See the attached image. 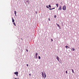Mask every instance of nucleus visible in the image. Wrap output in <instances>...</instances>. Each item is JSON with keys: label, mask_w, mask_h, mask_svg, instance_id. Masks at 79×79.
<instances>
[{"label": "nucleus", "mask_w": 79, "mask_h": 79, "mask_svg": "<svg viewBox=\"0 0 79 79\" xmlns=\"http://www.w3.org/2000/svg\"><path fill=\"white\" fill-rule=\"evenodd\" d=\"M42 76H43V77H44V79H45L46 77V73H45V72H44V73H42Z\"/></svg>", "instance_id": "f257e3e1"}, {"label": "nucleus", "mask_w": 79, "mask_h": 79, "mask_svg": "<svg viewBox=\"0 0 79 79\" xmlns=\"http://www.w3.org/2000/svg\"><path fill=\"white\" fill-rule=\"evenodd\" d=\"M62 9L63 10H66V5H64Z\"/></svg>", "instance_id": "f03ea898"}, {"label": "nucleus", "mask_w": 79, "mask_h": 79, "mask_svg": "<svg viewBox=\"0 0 79 79\" xmlns=\"http://www.w3.org/2000/svg\"><path fill=\"white\" fill-rule=\"evenodd\" d=\"M62 10V8L61 7V6H60L58 8V10Z\"/></svg>", "instance_id": "7ed1b4c3"}, {"label": "nucleus", "mask_w": 79, "mask_h": 79, "mask_svg": "<svg viewBox=\"0 0 79 79\" xmlns=\"http://www.w3.org/2000/svg\"><path fill=\"white\" fill-rule=\"evenodd\" d=\"M56 59L59 61H60V60H59V59H60V58H59V57L58 56H57V58H56Z\"/></svg>", "instance_id": "20e7f679"}, {"label": "nucleus", "mask_w": 79, "mask_h": 79, "mask_svg": "<svg viewBox=\"0 0 79 79\" xmlns=\"http://www.w3.org/2000/svg\"><path fill=\"white\" fill-rule=\"evenodd\" d=\"M14 74H15L16 75H17V74H18V72H15Z\"/></svg>", "instance_id": "39448f33"}, {"label": "nucleus", "mask_w": 79, "mask_h": 79, "mask_svg": "<svg viewBox=\"0 0 79 79\" xmlns=\"http://www.w3.org/2000/svg\"><path fill=\"white\" fill-rule=\"evenodd\" d=\"M71 50H72V51H74L75 50V49H74V48H72L71 49Z\"/></svg>", "instance_id": "423d86ee"}, {"label": "nucleus", "mask_w": 79, "mask_h": 79, "mask_svg": "<svg viewBox=\"0 0 79 79\" xmlns=\"http://www.w3.org/2000/svg\"><path fill=\"white\" fill-rule=\"evenodd\" d=\"M14 13H15V16H16V13H17L16 11H15L14 12Z\"/></svg>", "instance_id": "0eeeda50"}, {"label": "nucleus", "mask_w": 79, "mask_h": 79, "mask_svg": "<svg viewBox=\"0 0 79 79\" xmlns=\"http://www.w3.org/2000/svg\"><path fill=\"white\" fill-rule=\"evenodd\" d=\"M35 55H36V58H37V52L36 53V54H35Z\"/></svg>", "instance_id": "6e6552de"}, {"label": "nucleus", "mask_w": 79, "mask_h": 79, "mask_svg": "<svg viewBox=\"0 0 79 79\" xmlns=\"http://www.w3.org/2000/svg\"><path fill=\"white\" fill-rule=\"evenodd\" d=\"M56 25H57L58 27H59V28H60V25H59L57 23H56Z\"/></svg>", "instance_id": "1a4fd4ad"}, {"label": "nucleus", "mask_w": 79, "mask_h": 79, "mask_svg": "<svg viewBox=\"0 0 79 79\" xmlns=\"http://www.w3.org/2000/svg\"><path fill=\"white\" fill-rule=\"evenodd\" d=\"M56 6H57V7H58V4H56Z\"/></svg>", "instance_id": "9d476101"}, {"label": "nucleus", "mask_w": 79, "mask_h": 79, "mask_svg": "<svg viewBox=\"0 0 79 79\" xmlns=\"http://www.w3.org/2000/svg\"><path fill=\"white\" fill-rule=\"evenodd\" d=\"M13 24H14V25H15V26H16V23H14Z\"/></svg>", "instance_id": "9b49d317"}, {"label": "nucleus", "mask_w": 79, "mask_h": 79, "mask_svg": "<svg viewBox=\"0 0 79 79\" xmlns=\"http://www.w3.org/2000/svg\"><path fill=\"white\" fill-rule=\"evenodd\" d=\"M12 22H13V23H14V22H15V20L14 19H13L12 20Z\"/></svg>", "instance_id": "f8f14e48"}, {"label": "nucleus", "mask_w": 79, "mask_h": 79, "mask_svg": "<svg viewBox=\"0 0 79 79\" xmlns=\"http://www.w3.org/2000/svg\"><path fill=\"white\" fill-rule=\"evenodd\" d=\"M48 6L49 8H51V6L50 5H49Z\"/></svg>", "instance_id": "ddd939ff"}, {"label": "nucleus", "mask_w": 79, "mask_h": 79, "mask_svg": "<svg viewBox=\"0 0 79 79\" xmlns=\"http://www.w3.org/2000/svg\"><path fill=\"white\" fill-rule=\"evenodd\" d=\"M73 73H74V70L73 69H72Z\"/></svg>", "instance_id": "4468645a"}, {"label": "nucleus", "mask_w": 79, "mask_h": 79, "mask_svg": "<svg viewBox=\"0 0 79 79\" xmlns=\"http://www.w3.org/2000/svg\"><path fill=\"white\" fill-rule=\"evenodd\" d=\"M65 47L66 48H68V46H66Z\"/></svg>", "instance_id": "2eb2a0df"}, {"label": "nucleus", "mask_w": 79, "mask_h": 79, "mask_svg": "<svg viewBox=\"0 0 79 79\" xmlns=\"http://www.w3.org/2000/svg\"><path fill=\"white\" fill-rule=\"evenodd\" d=\"M38 58H39V59H40V56H39Z\"/></svg>", "instance_id": "dca6fc26"}, {"label": "nucleus", "mask_w": 79, "mask_h": 79, "mask_svg": "<svg viewBox=\"0 0 79 79\" xmlns=\"http://www.w3.org/2000/svg\"><path fill=\"white\" fill-rule=\"evenodd\" d=\"M66 74H68V71H66Z\"/></svg>", "instance_id": "f3484780"}, {"label": "nucleus", "mask_w": 79, "mask_h": 79, "mask_svg": "<svg viewBox=\"0 0 79 79\" xmlns=\"http://www.w3.org/2000/svg\"><path fill=\"white\" fill-rule=\"evenodd\" d=\"M51 40L52 42H53V39H51Z\"/></svg>", "instance_id": "a211bd4d"}, {"label": "nucleus", "mask_w": 79, "mask_h": 79, "mask_svg": "<svg viewBox=\"0 0 79 79\" xmlns=\"http://www.w3.org/2000/svg\"><path fill=\"white\" fill-rule=\"evenodd\" d=\"M26 51H27V52H28V50H27V49H26Z\"/></svg>", "instance_id": "6ab92c4d"}, {"label": "nucleus", "mask_w": 79, "mask_h": 79, "mask_svg": "<svg viewBox=\"0 0 79 79\" xmlns=\"http://www.w3.org/2000/svg\"><path fill=\"white\" fill-rule=\"evenodd\" d=\"M47 8H49L47 6H46Z\"/></svg>", "instance_id": "aec40b11"}, {"label": "nucleus", "mask_w": 79, "mask_h": 79, "mask_svg": "<svg viewBox=\"0 0 79 79\" xmlns=\"http://www.w3.org/2000/svg\"><path fill=\"white\" fill-rule=\"evenodd\" d=\"M55 8H52V10H53V9H55Z\"/></svg>", "instance_id": "412c9836"}, {"label": "nucleus", "mask_w": 79, "mask_h": 79, "mask_svg": "<svg viewBox=\"0 0 79 79\" xmlns=\"http://www.w3.org/2000/svg\"><path fill=\"white\" fill-rule=\"evenodd\" d=\"M49 10H52V9L49 8Z\"/></svg>", "instance_id": "4be33fe9"}, {"label": "nucleus", "mask_w": 79, "mask_h": 79, "mask_svg": "<svg viewBox=\"0 0 79 79\" xmlns=\"http://www.w3.org/2000/svg\"><path fill=\"white\" fill-rule=\"evenodd\" d=\"M56 16L55 15H54V17L55 18H56Z\"/></svg>", "instance_id": "5701e85b"}, {"label": "nucleus", "mask_w": 79, "mask_h": 79, "mask_svg": "<svg viewBox=\"0 0 79 79\" xmlns=\"http://www.w3.org/2000/svg\"><path fill=\"white\" fill-rule=\"evenodd\" d=\"M29 66V65H28V64H27V66Z\"/></svg>", "instance_id": "b1692460"}, {"label": "nucleus", "mask_w": 79, "mask_h": 79, "mask_svg": "<svg viewBox=\"0 0 79 79\" xmlns=\"http://www.w3.org/2000/svg\"><path fill=\"white\" fill-rule=\"evenodd\" d=\"M49 21H50V18H49Z\"/></svg>", "instance_id": "393cba45"}, {"label": "nucleus", "mask_w": 79, "mask_h": 79, "mask_svg": "<svg viewBox=\"0 0 79 79\" xmlns=\"http://www.w3.org/2000/svg\"><path fill=\"white\" fill-rule=\"evenodd\" d=\"M35 13H36V14H37V11H36Z\"/></svg>", "instance_id": "a878e982"}, {"label": "nucleus", "mask_w": 79, "mask_h": 79, "mask_svg": "<svg viewBox=\"0 0 79 79\" xmlns=\"http://www.w3.org/2000/svg\"><path fill=\"white\" fill-rule=\"evenodd\" d=\"M12 20H13V19H13V17H12Z\"/></svg>", "instance_id": "bb28decb"}, {"label": "nucleus", "mask_w": 79, "mask_h": 79, "mask_svg": "<svg viewBox=\"0 0 79 79\" xmlns=\"http://www.w3.org/2000/svg\"><path fill=\"white\" fill-rule=\"evenodd\" d=\"M29 76H31V74H29Z\"/></svg>", "instance_id": "cd10ccee"}, {"label": "nucleus", "mask_w": 79, "mask_h": 79, "mask_svg": "<svg viewBox=\"0 0 79 79\" xmlns=\"http://www.w3.org/2000/svg\"><path fill=\"white\" fill-rule=\"evenodd\" d=\"M68 48H69V47L68 46Z\"/></svg>", "instance_id": "c85d7f7f"}, {"label": "nucleus", "mask_w": 79, "mask_h": 79, "mask_svg": "<svg viewBox=\"0 0 79 79\" xmlns=\"http://www.w3.org/2000/svg\"><path fill=\"white\" fill-rule=\"evenodd\" d=\"M21 39L22 40H23V39H22V38H21Z\"/></svg>", "instance_id": "c756f323"}, {"label": "nucleus", "mask_w": 79, "mask_h": 79, "mask_svg": "<svg viewBox=\"0 0 79 79\" xmlns=\"http://www.w3.org/2000/svg\"><path fill=\"white\" fill-rule=\"evenodd\" d=\"M18 74H17V75H16V76H18Z\"/></svg>", "instance_id": "7c9ffc66"}, {"label": "nucleus", "mask_w": 79, "mask_h": 79, "mask_svg": "<svg viewBox=\"0 0 79 79\" xmlns=\"http://www.w3.org/2000/svg\"><path fill=\"white\" fill-rule=\"evenodd\" d=\"M15 79H17V78H15Z\"/></svg>", "instance_id": "2f4dec72"}, {"label": "nucleus", "mask_w": 79, "mask_h": 79, "mask_svg": "<svg viewBox=\"0 0 79 79\" xmlns=\"http://www.w3.org/2000/svg\"><path fill=\"white\" fill-rule=\"evenodd\" d=\"M18 79H19V78H18Z\"/></svg>", "instance_id": "473e14b6"}]
</instances>
